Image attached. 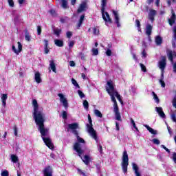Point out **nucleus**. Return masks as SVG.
<instances>
[{"instance_id": "8", "label": "nucleus", "mask_w": 176, "mask_h": 176, "mask_svg": "<svg viewBox=\"0 0 176 176\" xmlns=\"http://www.w3.org/2000/svg\"><path fill=\"white\" fill-rule=\"evenodd\" d=\"M167 65V61L166 56H162L161 60L158 63V67L161 69V74L164 75V69H166V66Z\"/></svg>"}, {"instance_id": "49", "label": "nucleus", "mask_w": 176, "mask_h": 176, "mask_svg": "<svg viewBox=\"0 0 176 176\" xmlns=\"http://www.w3.org/2000/svg\"><path fill=\"white\" fill-rule=\"evenodd\" d=\"M106 54L107 56H108L109 57L112 56V51L110 50V49H108L107 51H106Z\"/></svg>"}, {"instance_id": "37", "label": "nucleus", "mask_w": 176, "mask_h": 176, "mask_svg": "<svg viewBox=\"0 0 176 176\" xmlns=\"http://www.w3.org/2000/svg\"><path fill=\"white\" fill-rule=\"evenodd\" d=\"M54 32L56 36H60V34H61V29H55Z\"/></svg>"}, {"instance_id": "58", "label": "nucleus", "mask_w": 176, "mask_h": 176, "mask_svg": "<svg viewBox=\"0 0 176 176\" xmlns=\"http://www.w3.org/2000/svg\"><path fill=\"white\" fill-rule=\"evenodd\" d=\"M13 130H14V135H16V137H17V126H14L13 127Z\"/></svg>"}, {"instance_id": "50", "label": "nucleus", "mask_w": 176, "mask_h": 176, "mask_svg": "<svg viewBox=\"0 0 176 176\" xmlns=\"http://www.w3.org/2000/svg\"><path fill=\"white\" fill-rule=\"evenodd\" d=\"M160 146H161V148L164 149L166 151V152H167L168 153H170V149H168L167 147H166V146L162 144Z\"/></svg>"}, {"instance_id": "22", "label": "nucleus", "mask_w": 176, "mask_h": 176, "mask_svg": "<svg viewBox=\"0 0 176 176\" xmlns=\"http://www.w3.org/2000/svg\"><path fill=\"white\" fill-rule=\"evenodd\" d=\"M54 42L58 47H63L64 46V41L63 40L55 39Z\"/></svg>"}, {"instance_id": "32", "label": "nucleus", "mask_w": 176, "mask_h": 176, "mask_svg": "<svg viewBox=\"0 0 176 176\" xmlns=\"http://www.w3.org/2000/svg\"><path fill=\"white\" fill-rule=\"evenodd\" d=\"M83 20H85V15H81L78 24V28L82 25V23H83Z\"/></svg>"}, {"instance_id": "53", "label": "nucleus", "mask_w": 176, "mask_h": 176, "mask_svg": "<svg viewBox=\"0 0 176 176\" xmlns=\"http://www.w3.org/2000/svg\"><path fill=\"white\" fill-rule=\"evenodd\" d=\"M173 32H174V35H173L174 41L176 42V26L173 27Z\"/></svg>"}, {"instance_id": "12", "label": "nucleus", "mask_w": 176, "mask_h": 176, "mask_svg": "<svg viewBox=\"0 0 176 176\" xmlns=\"http://www.w3.org/2000/svg\"><path fill=\"white\" fill-rule=\"evenodd\" d=\"M68 128L70 130H72L73 134L76 135L77 138H78V137H79V135H78V131H76V129H78V124L77 123L69 124L68 125Z\"/></svg>"}, {"instance_id": "27", "label": "nucleus", "mask_w": 176, "mask_h": 176, "mask_svg": "<svg viewBox=\"0 0 176 176\" xmlns=\"http://www.w3.org/2000/svg\"><path fill=\"white\" fill-rule=\"evenodd\" d=\"M61 7L63 9H67L68 8V0H60Z\"/></svg>"}, {"instance_id": "64", "label": "nucleus", "mask_w": 176, "mask_h": 176, "mask_svg": "<svg viewBox=\"0 0 176 176\" xmlns=\"http://www.w3.org/2000/svg\"><path fill=\"white\" fill-rule=\"evenodd\" d=\"M80 57L81 60H85V55L83 54V53H80Z\"/></svg>"}, {"instance_id": "45", "label": "nucleus", "mask_w": 176, "mask_h": 176, "mask_svg": "<svg viewBox=\"0 0 176 176\" xmlns=\"http://www.w3.org/2000/svg\"><path fill=\"white\" fill-rule=\"evenodd\" d=\"M152 142L154 143L155 145H160V140L157 139H153Z\"/></svg>"}, {"instance_id": "59", "label": "nucleus", "mask_w": 176, "mask_h": 176, "mask_svg": "<svg viewBox=\"0 0 176 176\" xmlns=\"http://www.w3.org/2000/svg\"><path fill=\"white\" fill-rule=\"evenodd\" d=\"M44 43H45L44 47H47V46H49V41L45 39L44 40Z\"/></svg>"}, {"instance_id": "63", "label": "nucleus", "mask_w": 176, "mask_h": 176, "mask_svg": "<svg viewBox=\"0 0 176 176\" xmlns=\"http://www.w3.org/2000/svg\"><path fill=\"white\" fill-rule=\"evenodd\" d=\"M69 65L70 67H75V62H74V60H71L69 62Z\"/></svg>"}, {"instance_id": "18", "label": "nucleus", "mask_w": 176, "mask_h": 176, "mask_svg": "<svg viewBox=\"0 0 176 176\" xmlns=\"http://www.w3.org/2000/svg\"><path fill=\"white\" fill-rule=\"evenodd\" d=\"M34 80L36 83H42V77H41V73H39V72L34 73Z\"/></svg>"}, {"instance_id": "29", "label": "nucleus", "mask_w": 176, "mask_h": 176, "mask_svg": "<svg viewBox=\"0 0 176 176\" xmlns=\"http://www.w3.org/2000/svg\"><path fill=\"white\" fill-rule=\"evenodd\" d=\"M160 83L162 87H166V83L164 82V74H161V79L160 80Z\"/></svg>"}, {"instance_id": "62", "label": "nucleus", "mask_w": 176, "mask_h": 176, "mask_svg": "<svg viewBox=\"0 0 176 176\" xmlns=\"http://www.w3.org/2000/svg\"><path fill=\"white\" fill-rule=\"evenodd\" d=\"M116 129L118 131H119V130H120V128L119 127V123L118 122H116Z\"/></svg>"}, {"instance_id": "52", "label": "nucleus", "mask_w": 176, "mask_h": 176, "mask_svg": "<svg viewBox=\"0 0 176 176\" xmlns=\"http://www.w3.org/2000/svg\"><path fill=\"white\" fill-rule=\"evenodd\" d=\"M42 32V28H41V26H38L37 27V34L38 35H41Z\"/></svg>"}, {"instance_id": "61", "label": "nucleus", "mask_w": 176, "mask_h": 176, "mask_svg": "<svg viewBox=\"0 0 176 176\" xmlns=\"http://www.w3.org/2000/svg\"><path fill=\"white\" fill-rule=\"evenodd\" d=\"M44 52L45 54H47L49 53V48L47 47H44Z\"/></svg>"}, {"instance_id": "4", "label": "nucleus", "mask_w": 176, "mask_h": 176, "mask_svg": "<svg viewBox=\"0 0 176 176\" xmlns=\"http://www.w3.org/2000/svg\"><path fill=\"white\" fill-rule=\"evenodd\" d=\"M108 0H102L101 3V13L104 21H105V25H108L109 24H112V19L109 16V14L107 12H105V6H107V1Z\"/></svg>"}, {"instance_id": "3", "label": "nucleus", "mask_w": 176, "mask_h": 176, "mask_svg": "<svg viewBox=\"0 0 176 176\" xmlns=\"http://www.w3.org/2000/svg\"><path fill=\"white\" fill-rule=\"evenodd\" d=\"M86 145V142L83 138L78 136L77 137V142L74 143L73 146L74 151H76L78 153V155L82 159V162L86 164V166L89 165V163H90V161L91 160V157L90 155H85L83 157H82V155H83V146Z\"/></svg>"}, {"instance_id": "33", "label": "nucleus", "mask_w": 176, "mask_h": 176, "mask_svg": "<svg viewBox=\"0 0 176 176\" xmlns=\"http://www.w3.org/2000/svg\"><path fill=\"white\" fill-rule=\"evenodd\" d=\"M94 113L98 118H102V113H101V111H100L99 110L95 109Z\"/></svg>"}, {"instance_id": "23", "label": "nucleus", "mask_w": 176, "mask_h": 176, "mask_svg": "<svg viewBox=\"0 0 176 176\" xmlns=\"http://www.w3.org/2000/svg\"><path fill=\"white\" fill-rule=\"evenodd\" d=\"M155 42L157 46H160V45L163 43V38L160 36H156Z\"/></svg>"}, {"instance_id": "5", "label": "nucleus", "mask_w": 176, "mask_h": 176, "mask_svg": "<svg viewBox=\"0 0 176 176\" xmlns=\"http://www.w3.org/2000/svg\"><path fill=\"white\" fill-rule=\"evenodd\" d=\"M88 122L89 124H87V130L89 133V135L96 141V142H98V138H97V133L96 132V130H94V128H93V120H91V117L90 116V114L88 115Z\"/></svg>"}, {"instance_id": "14", "label": "nucleus", "mask_w": 176, "mask_h": 176, "mask_svg": "<svg viewBox=\"0 0 176 176\" xmlns=\"http://www.w3.org/2000/svg\"><path fill=\"white\" fill-rule=\"evenodd\" d=\"M87 10V3L86 1H82L77 10L78 13H82Z\"/></svg>"}, {"instance_id": "42", "label": "nucleus", "mask_w": 176, "mask_h": 176, "mask_svg": "<svg viewBox=\"0 0 176 176\" xmlns=\"http://www.w3.org/2000/svg\"><path fill=\"white\" fill-rule=\"evenodd\" d=\"M8 3L10 8H14V1L13 0H8Z\"/></svg>"}, {"instance_id": "21", "label": "nucleus", "mask_w": 176, "mask_h": 176, "mask_svg": "<svg viewBox=\"0 0 176 176\" xmlns=\"http://www.w3.org/2000/svg\"><path fill=\"white\" fill-rule=\"evenodd\" d=\"M1 102L3 107L5 108L6 107V100H8V94H1Z\"/></svg>"}, {"instance_id": "20", "label": "nucleus", "mask_w": 176, "mask_h": 176, "mask_svg": "<svg viewBox=\"0 0 176 176\" xmlns=\"http://www.w3.org/2000/svg\"><path fill=\"white\" fill-rule=\"evenodd\" d=\"M175 20H176L175 13H174V11L172 10V16H170V19H168V23L170 25H174L175 23Z\"/></svg>"}, {"instance_id": "11", "label": "nucleus", "mask_w": 176, "mask_h": 176, "mask_svg": "<svg viewBox=\"0 0 176 176\" xmlns=\"http://www.w3.org/2000/svg\"><path fill=\"white\" fill-rule=\"evenodd\" d=\"M17 45H18V49H16V46H14V45H12V52H14L15 54L19 56V54L21 53V50H23V45H21V43L20 42H18Z\"/></svg>"}, {"instance_id": "38", "label": "nucleus", "mask_w": 176, "mask_h": 176, "mask_svg": "<svg viewBox=\"0 0 176 176\" xmlns=\"http://www.w3.org/2000/svg\"><path fill=\"white\" fill-rule=\"evenodd\" d=\"M1 176H9V171H8L7 170H1Z\"/></svg>"}, {"instance_id": "35", "label": "nucleus", "mask_w": 176, "mask_h": 176, "mask_svg": "<svg viewBox=\"0 0 176 176\" xmlns=\"http://www.w3.org/2000/svg\"><path fill=\"white\" fill-rule=\"evenodd\" d=\"M131 123L132 124L133 127L136 130V131H140V130H138V128L137 127V125H135V122H134V120H133V118H131Z\"/></svg>"}, {"instance_id": "41", "label": "nucleus", "mask_w": 176, "mask_h": 176, "mask_svg": "<svg viewBox=\"0 0 176 176\" xmlns=\"http://www.w3.org/2000/svg\"><path fill=\"white\" fill-rule=\"evenodd\" d=\"M170 159H172L173 163L176 164V153L175 152L173 153L172 156L170 157Z\"/></svg>"}, {"instance_id": "10", "label": "nucleus", "mask_w": 176, "mask_h": 176, "mask_svg": "<svg viewBox=\"0 0 176 176\" xmlns=\"http://www.w3.org/2000/svg\"><path fill=\"white\" fill-rule=\"evenodd\" d=\"M152 28L153 26L150 24H147L146 25V28H145V34L146 35H147L148 36V42H151V35L152 34Z\"/></svg>"}, {"instance_id": "44", "label": "nucleus", "mask_w": 176, "mask_h": 176, "mask_svg": "<svg viewBox=\"0 0 176 176\" xmlns=\"http://www.w3.org/2000/svg\"><path fill=\"white\" fill-rule=\"evenodd\" d=\"M135 24H136V26L138 28V31H141V29H140V28H141V23L140 22V21L136 20Z\"/></svg>"}, {"instance_id": "57", "label": "nucleus", "mask_w": 176, "mask_h": 176, "mask_svg": "<svg viewBox=\"0 0 176 176\" xmlns=\"http://www.w3.org/2000/svg\"><path fill=\"white\" fill-rule=\"evenodd\" d=\"M18 3L21 6V5H24V3H25V0H18Z\"/></svg>"}, {"instance_id": "17", "label": "nucleus", "mask_w": 176, "mask_h": 176, "mask_svg": "<svg viewBox=\"0 0 176 176\" xmlns=\"http://www.w3.org/2000/svg\"><path fill=\"white\" fill-rule=\"evenodd\" d=\"M132 168L135 173V176H141V173H140V168H138V165L137 164L133 162L132 163Z\"/></svg>"}, {"instance_id": "46", "label": "nucleus", "mask_w": 176, "mask_h": 176, "mask_svg": "<svg viewBox=\"0 0 176 176\" xmlns=\"http://www.w3.org/2000/svg\"><path fill=\"white\" fill-rule=\"evenodd\" d=\"M170 119L173 122H174L175 123H176V116L175 113H173L170 115Z\"/></svg>"}, {"instance_id": "15", "label": "nucleus", "mask_w": 176, "mask_h": 176, "mask_svg": "<svg viewBox=\"0 0 176 176\" xmlns=\"http://www.w3.org/2000/svg\"><path fill=\"white\" fill-rule=\"evenodd\" d=\"M113 14L114 16V20L116 24H117V27H120V18L119 17V12L116 10H113Z\"/></svg>"}, {"instance_id": "16", "label": "nucleus", "mask_w": 176, "mask_h": 176, "mask_svg": "<svg viewBox=\"0 0 176 176\" xmlns=\"http://www.w3.org/2000/svg\"><path fill=\"white\" fill-rule=\"evenodd\" d=\"M157 12L153 9H150L148 12V19L151 20L152 23L155 21V16H156V14Z\"/></svg>"}, {"instance_id": "39", "label": "nucleus", "mask_w": 176, "mask_h": 176, "mask_svg": "<svg viewBox=\"0 0 176 176\" xmlns=\"http://www.w3.org/2000/svg\"><path fill=\"white\" fill-rule=\"evenodd\" d=\"M82 104L85 109H89V102L87 100H84Z\"/></svg>"}, {"instance_id": "2", "label": "nucleus", "mask_w": 176, "mask_h": 176, "mask_svg": "<svg viewBox=\"0 0 176 176\" xmlns=\"http://www.w3.org/2000/svg\"><path fill=\"white\" fill-rule=\"evenodd\" d=\"M106 90L111 96V101L113 102V111L114 113L119 112V107H118V102H116V98L118 100V101L123 104V101L122 100L121 96L119 95L118 91L115 90V87L113 86V82L112 80L107 81V85L106 87Z\"/></svg>"}, {"instance_id": "13", "label": "nucleus", "mask_w": 176, "mask_h": 176, "mask_svg": "<svg viewBox=\"0 0 176 176\" xmlns=\"http://www.w3.org/2000/svg\"><path fill=\"white\" fill-rule=\"evenodd\" d=\"M44 176H53V168L51 166H47L43 170Z\"/></svg>"}, {"instance_id": "30", "label": "nucleus", "mask_w": 176, "mask_h": 176, "mask_svg": "<svg viewBox=\"0 0 176 176\" xmlns=\"http://www.w3.org/2000/svg\"><path fill=\"white\" fill-rule=\"evenodd\" d=\"M153 100H155V102L157 104H159L160 102V100L159 99V97H157V95L155 92H152Z\"/></svg>"}, {"instance_id": "9", "label": "nucleus", "mask_w": 176, "mask_h": 176, "mask_svg": "<svg viewBox=\"0 0 176 176\" xmlns=\"http://www.w3.org/2000/svg\"><path fill=\"white\" fill-rule=\"evenodd\" d=\"M58 97H59L60 104H62L65 108H68V99H67L65 95L63 94H58Z\"/></svg>"}, {"instance_id": "43", "label": "nucleus", "mask_w": 176, "mask_h": 176, "mask_svg": "<svg viewBox=\"0 0 176 176\" xmlns=\"http://www.w3.org/2000/svg\"><path fill=\"white\" fill-rule=\"evenodd\" d=\"M140 68L143 72H146V67L144 66V64L140 63Z\"/></svg>"}, {"instance_id": "19", "label": "nucleus", "mask_w": 176, "mask_h": 176, "mask_svg": "<svg viewBox=\"0 0 176 176\" xmlns=\"http://www.w3.org/2000/svg\"><path fill=\"white\" fill-rule=\"evenodd\" d=\"M155 111L158 113L159 116H160V118H162V119H164V118H166V114L163 111V108L160 107H155Z\"/></svg>"}, {"instance_id": "40", "label": "nucleus", "mask_w": 176, "mask_h": 176, "mask_svg": "<svg viewBox=\"0 0 176 176\" xmlns=\"http://www.w3.org/2000/svg\"><path fill=\"white\" fill-rule=\"evenodd\" d=\"M91 52L93 53V56H98V49L97 48H93L91 50Z\"/></svg>"}, {"instance_id": "56", "label": "nucleus", "mask_w": 176, "mask_h": 176, "mask_svg": "<svg viewBox=\"0 0 176 176\" xmlns=\"http://www.w3.org/2000/svg\"><path fill=\"white\" fill-rule=\"evenodd\" d=\"M77 171H78V173H79V174L80 175L86 176V173H85V172H82V170L78 168V169H77Z\"/></svg>"}, {"instance_id": "55", "label": "nucleus", "mask_w": 176, "mask_h": 176, "mask_svg": "<svg viewBox=\"0 0 176 176\" xmlns=\"http://www.w3.org/2000/svg\"><path fill=\"white\" fill-rule=\"evenodd\" d=\"M98 151L100 152V153H102V146H101L100 144H98Z\"/></svg>"}, {"instance_id": "54", "label": "nucleus", "mask_w": 176, "mask_h": 176, "mask_svg": "<svg viewBox=\"0 0 176 176\" xmlns=\"http://www.w3.org/2000/svg\"><path fill=\"white\" fill-rule=\"evenodd\" d=\"M66 36L69 39L72 36V32H67Z\"/></svg>"}, {"instance_id": "51", "label": "nucleus", "mask_w": 176, "mask_h": 176, "mask_svg": "<svg viewBox=\"0 0 176 176\" xmlns=\"http://www.w3.org/2000/svg\"><path fill=\"white\" fill-rule=\"evenodd\" d=\"M69 47H74V45H75V41H71L68 43Z\"/></svg>"}, {"instance_id": "6", "label": "nucleus", "mask_w": 176, "mask_h": 176, "mask_svg": "<svg viewBox=\"0 0 176 176\" xmlns=\"http://www.w3.org/2000/svg\"><path fill=\"white\" fill-rule=\"evenodd\" d=\"M121 167L124 174L127 173V167H129V154L126 151H124L121 162Z\"/></svg>"}, {"instance_id": "36", "label": "nucleus", "mask_w": 176, "mask_h": 176, "mask_svg": "<svg viewBox=\"0 0 176 176\" xmlns=\"http://www.w3.org/2000/svg\"><path fill=\"white\" fill-rule=\"evenodd\" d=\"M72 85H74V86H75L78 89H79L80 87H79V84H78V82H76V80H75L74 78L72 79Z\"/></svg>"}, {"instance_id": "60", "label": "nucleus", "mask_w": 176, "mask_h": 176, "mask_svg": "<svg viewBox=\"0 0 176 176\" xmlns=\"http://www.w3.org/2000/svg\"><path fill=\"white\" fill-rule=\"evenodd\" d=\"M142 57H143V58H146V52H145V50H143L142 52Z\"/></svg>"}, {"instance_id": "34", "label": "nucleus", "mask_w": 176, "mask_h": 176, "mask_svg": "<svg viewBox=\"0 0 176 176\" xmlns=\"http://www.w3.org/2000/svg\"><path fill=\"white\" fill-rule=\"evenodd\" d=\"M116 115V120L122 121V116H120V113L119 111L114 113Z\"/></svg>"}, {"instance_id": "31", "label": "nucleus", "mask_w": 176, "mask_h": 176, "mask_svg": "<svg viewBox=\"0 0 176 176\" xmlns=\"http://www.w3.org/2000/svg\"><path fill=\"white\" fill-rule=\"evenodd\" d=\"M94 35H99L100 34V29L98 28L94 27L92 28Z\"/></svg>"}, {"instance_id": "48", "label": "nucleus", "mask_w": 176, "mask_h": 176, "mask_svg": "<svg viewBox=\"0 0 176 176\" xmlns=\"http://www.w3.org/2000/svg\"><path fill=\"white\" fill-rule=\"evenodd\" d=\"M67 116H68V114L67 113V111H63L62 113L63 119H67Z\"/></svg>"}, {"instance_id": "25", "label": "nucleus", "mask_w": 176, "mask_h": 176, "mask_svg": "<svg viewBox=\"0 0 176 176\" xmlns=\"http://www.w3.org/2000/svg\"><path fill=\"white\" fill-rule=\"evenodd\" d=\"M144 127H146V129H147V130L149 131V133H151V134H154L156 135L157 134V131H156V130H154L153 129L151 128V126H149L148 125L145 124Z\"/></svg>"}, {"instance_id": "47", "label": "nucleus", "mask_w": 176, "mask_h": 176, "mask_svg": "<svg viewBox=\"0 0 176 176\" xmlns=\"http://www.w3.org/2000/svg\"><path fill=\"white\" fill-rule=\"evenodd\" d=\"M78 94L81 98H83L85 97V94H83V92L80 90L78 91Z\"/></svg>"}, {"instance_id": "26", "label": "nucleus", "mask_w": 176, "mask_h": 176, "mask_svg": "<svg viewBox=\"0 0 176 176\" xmlns=\"http://www.w3.org/2000/svg\"><path fill=\"white\" fill-rule=\"evenodd\" d=\"M25 40L27 42H31V35H30L28 30L25 31Z\"/></svg>"}, {"instance_id": "28", "label": "nucleus", "mask_w": 176, "mask_h": 176, "mask_svg": "<svg viewBox=\"0 0 176 176\" xmlns=\"http://www.w3.org/2000/svg\"><path fill=\"white\" fill-rule=\"evenodd\" d=\"M10 157H11V160L13 163H17V162H19V157H17L14 154L11 155Z\"/></svg>"}, {"instance_id": "24", "label": "nucleus", "mask_w": 176, "mask_h": 176, "mask_svg": "<svg viewBox=\"0 0 176 176\" xmlns=\"http://www.w3.org/2000/svg\"><path fill=\"white\" fill-rule=\"evenodd\" d=\"M50 68L53 71L55 74L57 73V70L56 69V64L54 63V60H50Z\"/></svg>"}, {"instance_id": "7", "label": "nucleus", "mask_w": 176, "mask_h": 176, "mask_svg": "<svg viewBox=\"0 0 176 176\" xmlns=\"http://www.w3.org/2000/svg\"><path fill=\"white\" fill-rule=\"evenodd\" d=\"M167 56H168V60H170V63L173 65V72L176 74V63H174V58H175L176 57L175 51L168 50Z\"/></svg>"}, {"instance_id": "1", "label": "nucleus", "mask_w": 176, "mask_h": 176, "mask_svg": "<svg viewBox=\"0 0 176 176\" xmlns=\"http://www.w3.org/2000/svg\"><path fill=\"white\" fill-rule=\"evenodd\" d=\"M33 107V119L38 127V131L41 133L42 140L45 145L50 148L53 149L54 146L52 142V140L49 137V130L45 127V122L46 120V116L43 112V108L40 107L38 104V101L36 99L32 100Z\"/></svg>"}]
</instances>
